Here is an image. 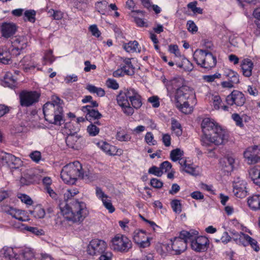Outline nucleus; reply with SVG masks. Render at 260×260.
Wrapping results in <instances>:
<instances>
[{
	"instance_id": "25",
	"label": "nucleus",
	"mask_w": 260,
	"mask_h": 260,
	"mask_svg": "<svg viewBox=\"0 0 260 260\" xmlns=\"http://www.w3.org/2000/svg\"><path fill=\"white\" fill-rule=\"evenodd\" d=\"M2 84L4 87H8L11 88H14L17 86V81L12 73L11 72L6 73L4 79L2 81Z\"/></svg>"
},
{
	"instance_id": "64",
	"label": "nucleus",
	"mask_w": 260,
	"mask_h": 260,
	"mask_svg": "<svg viewBox=\"0 0 260 260\" xmlns=\"http://www.w3.org/2000/svg\"><path fill=\"white\" fill-rule=\"evenodd\" d=\"M19 198L22 202L26 204L27 205H31L33 203V201L28 196L25 194H21Z\"/></svg>"
},
{
	"instance_id": "53",
	"label": "nucleus",
	"mask_w": 260,
	"mask_h": 260,
	"mask_svg": "<svg viewBox=\"0 0 260 260\" xmlns=\"http://www.w3.org/2000/svg\"><path fill=\"white\" fill-rule=\"evenodd\" d=\"M103 205L104 207L109 211V212L110 213H113L115 209L114 207L113 206L111 201L108 198H106L104 200L102 201Z\"/></svg>"
},
{
	"instance_id": "40",
	"label": "nucleus",
	"mask_w": 260,
	"mask_h": 260,
	"mask_svg": "<svg viewBox=\"0 0 260 260\" xmlns=\"http://www.w3.org/2000/svg\"><path fill=\"white\" fill-rule=\"evenodd\" d=\"M184 152L180 148H176L171 151L170 154V157L172 161L176 162L180 160H183L182 159V156L183 155Z\"/></svg>"
},
{
	"instance_id": "39",
	"label": "nucleus",
	"mask_w": 260,
	"mask_h": 260,
	"mask_svg": "<svg viewBox=\"0 0 260 260\" xmlns=\"http://www.w3.org/2000/svg\"><path fill=\"white\" fill-rule=\"evenodd\" d=\"M171 130L177 137L182 135V128L180 122L175 118L171 119Z\"/></svg>"
},
{
	"instance_id": "36",
	"label": "nucleus",
	"mask_w": 260,
	"mask_h": 260,
	"mask_svg": "<svg viewBox=\"0 0 260 260\" xmlns=\"http://www.w3.org/2000/svg\"><path fill=\"white\" fill-rule=\"evenodd\" d=\"M81 172V174L79 178L85 180L87 182H91L96 178V175L93 172L87 168H83L82 167V171Z\"/></svg>"
},
{
	"instance_id": "50",
	"label": "nucleus",
	"mask_w": 260,
	"mask_h": 260,
	"mask_svg": "<svg viewBox=\"0 0 260 260\" xmlns=\"http://www.w3.org/2000/svg\"><path fill=\"white\" fill-rule=\"evenodd\" d=\"M145 141L149 145H155L157 142L154 139L153 134L150 132H147L145 136Z\"/></svg>"
},
{
	"instance_id": "42",
	"label": "nucleus",
	"mask_w": 260,
	"mask_h": 260,
	"mask_svg": "<svg viewBox=\"0 0 260 260\" xmlns=\"http://www.w3.org/2000/svg\"><path fill=\"white\" fill-rule=\"evenodd\" d=\"M86 89L91 93H96L97 96L99 97H103L105 95V91L104 89L101 87H98L91 84L87 86Z\"/></svg>"
},
{
	"instance_id": "32",
	"label": "nucleus",
	"mask_w": 260,
	"mask_h": 260,
	"mask_svg": "<svg viewBox=\"0 0 260 260\" xmlns=\"http://www.w3.org/2000/svg\"><path fill=\"white\" fill-rule=\"evenodd\" d=\"M2 260H16L17 254L14 251V249L12 247H5L2 251Z\"/></svg>"
},
{
	"instance_id": "1",
	"label": "nucleus",
	"mask_w": 260,
	"mask_h": 260,
	"mask_svg": "<svg viewBox=\"0 0 260 260\" xmlns=\"http://www.w3.org/2000/svg\"><path fill=\"white\" fill-rule=\"evenodd\" d=\"M77 188L68 189L64 193V200L59 205L61 213L67 220L74 223H81L88 214L86 204L74 197L79 193Z\"/></svg>"
},
{
	"instance_id": "23",
	"label": "nucleus",
	"mask_w": 260,
	"mask_h": 260,
	"mask_svg": "<svg viewBox=\"0 0 260 260\" xmlns=\"http://www.w3.org/2000/svg\"><path fill=\"white\" fill-rule=\"evenodd\" d=\"M9 214L20 221H27L29 220L27 212L24 210L11 208L9 211Z\"/></svg>"
},
{
	"instance_id": "4",
	"label": "nucleus",
	"mask_w": 260,
	"mask_h": 260,
	"mask_svg": "<svg viewBox=\"0 0 260 260\" xmlns=\"http://www.w3.org/2000/svg\"><path fill=\"white\" fill-rule=\"evenodd\" d=\"M176 107L183 113L189 114L193 110L190 104L196 103V95L189 87L183 85L178 88L175 93Z\"/></svg>"
},
{
	"instance_id": "17",
	"label": "nucleus",
	"mask_w": 260,
	"mask_h": 260,
	"mask_svg": "<svg viewBox=\"0 0 260 260\" xmlns=\"http://www.w3.org/2000/svg\"><path fill=\"white\" fill-rule=\"evenodd\" d=\"M89 106H83L82 111L86 113L85 118L90 122H94L96 124L100 125L101 123L99 119L102 117V115L98 110L90 109Z\"/></svg>"
},
{
	"instance_id": "6",
	"label": "nucleus",
	"mask_w": 260,
	"mask_h": 260,
	"mask_svg": "<svg viewBox=\"0 0 260 260\" xmlns=\"http://www.w3.org/2000/svg\"><path fill=\"white\" fill-rule=\"evenodd\" d=\"M81 164L78 161H75L63 167L60 176L65 183L74 184L77 178L81 176Z\"/></svg>"
},
{
	"instance_id": "9",
	"label": "nucleus",
	"mask_w": 260,
	"mask_h": 260,
	"mask_svg": "<svg viewBox=\"0 0 260 260\" xmlns=\"http://www.w3.org/2000/svg\"><path fill=\"white\" fill-rule=\"evenodd\" d=\"M111 247L112 249L117 252H127L132 248L131 241L126 236L118 234L111 240Z\"/></svg>"
},
{
	"instance_id": "55",
	"label": "nucleus",
	"mask_w": 260,
	"mask_h": 260,
	"mask_svg": "<svg viewBox=\"0 0 260 260\" xmlns=\"http://www.w3.org/2000/svg\"><path fill=\"white\" fill-rule=\"evenodd\" d=\"M232 119L236 123V125L241 128L244 127L242 118L240 117L239 114L234 113L232 115Z\"/></svg>"
},
{
	"instance_id": "26",
	"label": "nucleus",
	"mask_w": 260,
	"mask_h": 260,
	"mask_svg": "<svg viewBox=\"0 0 260 260\" xmlns=\"http://www.w3.org/2000/svg\"><path fill=\"white\" fill-rule=\"evenodd\" d=\"M19 66L26 72L36 68V66L32 60L31 57L29 55L24 56L20 61Z\"/></svg>"
},
{
	"instance_id": "49",
	"label": "nucleus",
	"mask_w": 260,
	"mask_h": 260,
	"mask_svg": "<svg viewBox=\"0 0 260 260\" xmlns=\"http://www.w3.org/2000/svg\"><path fill=\"white\" fill-rule=\"evenodd\" d=\"M99 255V260H113V254L110 250H108L107 249Z\"/></svg>"
},
{
	"instance_id": "27",
	"label": "nucleus",
	"mask_w": 260,
	"mask_h": 260,
	"mask_svg": "<svg viewBox=\"0 0 260 260\" xmlns=\"http://www.w3.org/2000/svg\"><path fill=\"white\" fill-rule=\"evenodd\" d=\"M241 67L243 75L245 77H249L251 76L253 63L250 59H244L241 62Z\"/></svg>"
},
{
	"instance_id": "57",
	"label": "nucleus",
	"mask_w": 260,
	"mask_h": 260,
	"mask_svg": "<svg viewBox=\"0 0 260 260\" xmlns=\"http://www.w3.org/2000/svg\"><path fill=\"white\" fill-rule=\"evenodd\" d=\"M95 194L96 197L99 200H101L102 201H103L106 198H108V196L104 192L102 188L100 187H96Z\"/></svg>"
},
{
	"instance_id": "13",
	"label": "nucleus",
	"mask_w": 260,
	"mask_h": 260,
	"mask_svg": "<svg viewBox=\"0 0 260 260\" xmlns=\"http://www.w3.org/2000/svg\"><path fill=\"white\" fill-rule=\"evenodd\" d=\"M107 249V244L104 240L95 239L92 240L87 246V252L94 256L99 255Z\"/></svg>"
},
{
	"instance_id": "46",
	"label": "nucleus",
	"mask_w": 260,
	"mask_h": 260,
	"mask_svg": "<svg viewBox=\"0 0 260 260\" xmlns=\"http://www.w3.org/2000/svg\"><path fill=\"white\" fill-rule=\"evenodd\" d=\"M90 123L87 126V131L90 136H95L99 134L100 128L95 125L96 123H94V122Z\"/></svg>"
},
{
	"instance_id": "16",
	"label": "nucleus",
	"mask_w": 260,
	"mask_h": 260,
	"mask_svg": "<svg viewBox=\"0 0 260 260\" xmlns=\"http://www.w3.org/2000/svg\"><path fill=\"white\" fill-rule=\"evenodd\" d=\"M225 101L229 106L241 107L245 104L246 98L242 92L234 90L226 97Z\"/></svg>"
},
{
	"instance_id": "52",
	"label": "nucleus",
	"mask_w": 260,
	"mask_h": 260,
	"mask_svg": "<svg viewBox=\"0 0 260 260\" xmlns=\"http://www.w3.org/2000/svg\"><path fill=\"white\" fill-rule=\"evenodd\" d=\"M225 159V167L228 168L227 171H232L234 168L235 159L232 156H227Z\"/></svg>"
},
{
	"instance_id": "56",
	"label": "nucleus",
	"mask_w": 260,
	"mask_h": 260,
	"mask_svg": "<svg viewBox=\"0 0 260 260\" xmlns=\"http://www.w3.org/2000/svg\"><path fill=\"white\" fill-rule=\"evenodd\" d=\"M187 30L192 34L198 31V27L192 20H188L186 23Z\"/></svg>"
},
{
	"instance_id": "62",
	"label": "nucleus",
	"mask_w": 260,
	"mask_h": 260,
	"mask_svg": "<svg viewBox=\"0 0 260 260\" xmlns=\"http://www.w3.org/2000/svg\"><path fill=\"white\" fill-rule=\"evenodd\" d=\"M29 156L31 159L37 163H38L41 159V153L38 151H35L31 152Z\"/></svg>"
},
{
	"instance_id": "15",
	"label": "nucleus",
	"mask_w": 260,
	"mask_h": 260,
	"mask_svg": "<svg viewBox=\"0 0 260 260\" xmlns=\"http://www.w3.org/2000/svg\"><path fill=\"white\" fill-rule=\"evenodd\" d=\"M151 240L145 231L137 229L133 233V240L141 248L149 247Z\"/></svg>"
},
{
	"instance_id": "37",
	"label": "nucleus",
	"mask_w": 260,
	"mask_h": 260,
	"mask_svg": "<svg viewBox=\"0 0 260 260\" xmlns=\"http://www.w3.org/2000/svg\"><path fill=\"white\" fill-rule=\"evenodd\" d=\"M179 164L181 166V172H185L192 175H196V169L191 164H188L185 159L180 160Z\"/></svg>"
},
{
	"instance_id": "22",
	"label": "nucleus",
	"mask_w": 260,
	"mask_h": 260,
	"mask_svg": "<svg viewBox=\"0 0 260 260\" xmlns=\"http://www.w3.org/2000/svg\"><path fill=\"white\" fill-rule=\"evenodd\" d=\"M246 184L245 181H241L234 185L233 192L236 197L242 199L247 196Z\"/></svg>"
},
{
	"instance_id": "58",
	"label": "nucleus",
	"mask_w": 260,
	"mask_h": 260,
	"mask_svg": "<svg viewBox=\"0 0 260 260\" xmlns=\"http://www.w3.org/2000/svg\"><path fill=\"white\" fill-rule=\"evenodd\" d=\"M159 167L163 173L164 172L166 173L170 171L172 167V165L171 162L166 160L161 163Z\"/></svg>"
},
{
	"instance_id": "11",
	"label": "nucleus",
	"mask_w": 260,
	"mask_h": 260,
	"mask_svg": "<svg viewBox=\"0 0 260 260\" xmlns=\"http://www.w3.org/2000/svg\"><path fill=\"white\" fill-rule=\"evenodd\" d=\"M189 234V232L182 230L179 233L178 237L171 240L172 250L175 252L176 254H180L186 249Z\"/></svg>"
},
{
	"instance_id": "45",
	"label": "nucleus",
	"mask_w": 260,
	"mask_h": 260,
	"mask_svg": "<svg viewBox=\"0 0 260 260\" xmlns=\"http://www.w3.org/2000/svg\"><path fill=\"white\" fill-rule=\"evenodd\" d=\"M170 204L173 211L175 213L177 214H180L181 212L182 205L180 200L177 199H174L171 202Z\"/></svg>"
},
{
	"instance_id": "44",
	"label": "nucleus",
	"mask_w": 260,
	"mask_h": 260,
	"mask_svg": "<svg viewBox=\"0 0 260 260\" xmlns=\"http://www.w3.org/2000/svg\"><path fill=\"white\" fill-rule=\"evenodd\" d=\"M78 138L77 136L71 135L67 137L66 142L67 146L74 149H78V146L77 144Z\"/></svg>"
},
{
	"instance_id": "28",
	"label": "nucleus",
	"mask_w": 260,
	"mask_h": 260,
	"mask_svg": "<svg viewBox=\"0 0 260 260\" xmlns=\"http://www.w3.org/2000/svg\"><path fill=\"white\" fill-rule=\"evenodd\" d=\"M115 138L120 142H129L132 139V134L128 132L126 128L120 127L117 131Z\"/></svg>"
},
{
	"instance_id": "41",
	"label": "nucleus",
	"mask_w": 260,
	"mask_h": 260,
	"mask_svg": "<svg viewBox=\"0 0 260 260\" xmlns=\"http://www.w3.org/2000/svg\"><path fill=\"white\" fill-rule=\"evenodd\" d=\"M108 3L106 1H101L95 3V9L102 15H105L107 10Z\"/></svg>"
},
{
	"instance_id": "34",
	"label": "nucleus",
	"mask_w": 260,
	"mask_h": 260,
	"mask_svg": "<svg viewBox=\"0 0 260 260\" xmlns=\"http://www.w3.org/2000/svg\"><path fill=\"white\" fill-rule=\"evenodd\" d=\"M223 76L228 80L231 81L232 83H236L237 84L239 83V74L231 69H225L224 70Z\"/></svg>"
},
{
	"instance_id": "8",
	"label": "nucleus",
	"mask_w": 260,
	"mask_h": 260,
	"mask_svg": "<svg viewBox=\"0 0 260 260\" xmlns=\"http://www.w3.org/2000/svg\"><path fill=\"white\" fill-rule=\"evenodd\" d=\"M41 98V93L37 90H23L19 94V104L22 107H29L37 104Z\"/></svg>"
},
{
	"instance_id": "63",
	"label": "nucleus",
	"mask_w": 260,
	"mask_h": 260,
	"mask_svg": "<svg viewBox=\"0 0 260 260\" xmlns=\"http://www.w3.org/2000/svg\"><path fill=\"white\" fill-rule=\"evenodd\" d=\"M169 51L170 53L174 54L176 56H181L178 46L177 45H170L169 46Z\"/></svg>"
},
{
	"instance_id": "59",
	"label": "nucleus",
	"mask_w": 260,
	"mask_h": 260,
	"mask_svg": "<svg viewBox=\"0 0 260 260\" xmlns=\"http://www.w3.org/2000/svg\"><path fill=\"white\" fill-rule=\"evenodd\" d=\"M34 216L38 218H42L45 215V210L41 207H37L32 211Z\"/></svg>"
},
{
	"instance_id": "43",
	"label": "nucleus",
	"mask_w": 260,
	"mask_h": 260,
	"mask_svg": "<svg viewBox=\"0 0 260 260\" xmlns=\"http://www.w3.org/2000/svg\"><path fill=\"white\" fill-rule=\"evenodd\" d=\"M36 11L34 10L29 9L26 10L24 13V20L31 23L36 22Z\"/></svg>"
},
{
	"instance_id": "2",
	"label": "nucleus",
	"mask_w": 260,
	"mask_h": 260,
	"mask_svg": "<svg viewBox=\"0 0 260 260\" xmlns=\"http://www.w3.org/2000/svg\"><path fill=\"white\" fill-rule=\"evenodd\" d=\"M202 135L201 142L203 146H209L212 144L219 145L228 140V132L223 129L217 122L209 118H204L201 123Z\"/></svg>"
},
{
	"instance_id": "38",
	"label": "nucleus",
	"mask_w": 260,
	"mask_h": 260,
	"mask_svg": "<svg viewBox=\"0 0 260 260\" xmlns=\"http://www.w3.org/2000/svg\"><path fill=\"white\" fill-rule=\"evenodd\" d=\"M181 62L176 63L177 67L179 68H182L187 72H190L193 69V64L184 56H181Z\"/></svg>"
},
{
	"instance_id": "10",
	"label": "nucleus",
	"mask_w": 260,
	"mask_h": 260,
	"mask_svg": "<svg viewBox=\"0 0 260 260\" xmlns=\"http://www.w3.org/2000/svg\"><path fill=\"white\" fill-rule=\"evenodd\" d=\"M233 240L237 244L240 246L244 247L250 246L255 252H258L260 250L259 244L256 240L242 232L233 233Z\"/></svg>"
},
{
	"instance_id": "29",
	"label": "nucleus",
	"mask_w": 260,
	"mask_h": 260,
	"mask_svg": "<svg viewBox=\"0 0 260 260\" xmlns=\"http://www.w3.org/2000/svg\"><path fill=\"white\" fill-rule=\"evenodd\" d=\"M122 68L126 75L133 76L135 74V67L132 64L131 58H125L123 60V63L121 64Z\"/></svg>"
},
{
	"instance_id": "24",
	"label": "nucleus",
	"mask_w": 260,
	"mask_h": 260,
	"mask_svg": "<svg viewBox=\"0 0 260 260\" xmlns=\"http://www.w3.org/2000/svg\"><path fill=\"white\" fill-rule=\"evenodd\" d=\"M247 204L249 208L254 211L260 210V194H254L247 199Z\"/></svg>"
},
{
	"instance_id": "48",
	"label": "nucleus",
	"mask_w": 260,
	"mask_h": 260,
	"mask_svg": "<svg viewBox=\"0 0 260 260\" xmlns=\"http://www.w3.org/2000/svg\"><path fill=\"white\" fill-rule=\"evenodd\" d=\"M52 53H53V52L51 50L47 51L45 53V54L43 58V65H46L48 63H49L50 64H52L53 63V62L54 61V60L53 58V56L52 55Z\"/></svg>"
},
{
	"instance_id": "12",
	"label": "nucleus",
	"mask_w": 260,
	"mask_h": 260,
	"mask_svg": "<svg viewBox=\"0 0 260 260\" xmlns=\"http://www.w3.org/2000/svg\"><path fill=\"white\" fill-rule=\"evenodd\" d=\"M131 88H129L121 91L117 95L116 100L117 104L122 108L123 113L127 116L132 115L134 110L131 106L129 103V92Z\"/></svg>"
},
{
	"instance_id": "54",
	"label": "nucleus",
	"mask_w": 260,
	"mask_h": 260,
	"mask_svg": "<svg viewBox=\"0 0 260 260\" xmlns=\"http://www.w3.org/2000/svg\"><path fill=\"white\" fill-rule=\"evenodd\" d=\"M148 173L157 177H161L162 175V172L160 167H157L155 166H153L149 169Z\"/></svg>"
},
{
	"instance_id": "30",
	"label": "nucleus",
	"mask_w": 260,
	"mask_h": 260,
	"mask_svg": "<svg viewBox=\"0 0 260 260\" xmlns=\"http://www.w3.org/2000/svg\"><path fill=\"white\" fill-rule=\"evenodd\" d=\"M124 49L128 53H140L141 51V47L138 41H131L123 45Z\"/></svg>"
},
{
	"instance_id": "33",
	"label": "nucleus",
	"mask_w": 260,
	"mask_h": 260,
	"mask_svg": "<svg viewBox=\"0 0 260 260\" xmlns=\"http://www.w3.org/2000/svg\"><path fill=\"white\" fill-rule=\"evenodd\" d=\"M12 52H10L6 48H0V63L4 64H10L11 61Z\"/></svg>"
},
{
	"instance_id": "19",
	"label": "nucleus",
	"mask_w": 260,
	"mask_h": 260,
	"mask_svg": "<svg viewBox=\"0 0 260 260\" xmlns=\"http://www.w3.org/2000/svg\"><path fill=\"white\" fill-rule=\"evenodd\" d=\"M18 26L13 22H4L1 26L2 36L5 39L12 37L17 32Z\"/></svg>"
},
{
	"instance_id": "61",
	"label": "nucleus",
	"mask_w": 260,
	"mask_h": 260,
	"mask_svg": "<svg viewBox=\"0 0 260 260\" xmlns=\"http://www.w3.org/2000/svg\"><path fill=\"white\" fill-rule=\"evenodd\" d=\"M150 185L154 188H160L163 186V182L159 179L152 178L150 180Z\"/></svg>"
},
{
	"instance_id": "35",
	"label": "nucleus",
	"mask_w": 260,
	"mask_h": 260,
	"mask_svg": "<svg viewBox=\"0 0 260 260\" xmlns=\"http://www.w3.org/2000/svg\"><path fill=\"white\" fill-rule=\"evenodd\" d=\"M249 175L253 183L260 187V170L255 167L251 168L249 170Z\"/></svg>"
},
{
	"instance_id": "21",
	"label": "nucleus",
	"mask_w": 260,
	"mask_h": 260,
	"mask_svg": "<svg viewBox=\"0 0 260 260\" xmlns=\"http://www.w3.org/2000/svg\"><path fill=\"white\" fill-rule=\"evenodd\" d=\"M97 146L107 154L112 156L117 154V147L110 144L106 141H100L96 143Z\"/></svg>"
},
{
	"instance_id": "18",
	"label": "nucleus",
	"mask_w": 260,
	"mask_h": 260,
	"mask_svg": "<svg viewBox=\"0 0 260 260\" xmlns=\"http://www.w3.org/2000/svg\"><path fill=\"white\" fill-rule=\"evenodd\" d=\"M243 155L248 164H255L260 162V155L257 146L248 147L244 152Z\"/></svg>"
},
{
	"instance_id": "7",
	"label": "nucleus",
	"mask_w": 260,
	"mask_h": 260,
	"mask_svg": "<svg viewBox=\"0 0 260 260\" xmlns=\"http://www.w3.org/2000/svg\"><path fill=\"white\" fill-rule=\"evenodd\" d=\"M189 232L190 238H188V240L190 243L191 248L197 252L207 251L209 246V239L205 236H198V232L196 231Z\"/></svg>"
},
{
	"instance_id": "51",
	"label": "nucleus",
	"mask_w": 260,
	"mask_h": 260,
	"mask_svg": "<svg viewBox=\"0 0 260 260\" xmlns=\"http://www.w3.org/2000/svg\"><path fill=\"white\" fill-rule=\"evenodd\" d=\"M221 77L220 73H216L213 75H204L203 76V79L208 83H211L215 81L216 79H219Z\"/></svg>"
},
{
	"instance_id": "31",
	"label": "nucleus",
	"mask_w": 260,
	"mask_h": 260,
	"mask_svg": "<svg viewBox=\"0 0 260 260\" xmlns=\"http://www.w3.org/2000/svg\"><path fill=\"white\" fill-rule=\"evenodd\" d=\"M213 107L215 110L221 109L224 111H228L229 107L223 104L222 100L219 95H214L212 97Z\"/></svg>"
},
{
	"instance_id": "20",
	"label": "nucleus",
	"mask_w": 260,
	"mask_h": 260,
	"mask_svg": "<svg viewBox=\"0 0 260 260\" xmlns=\"http://www.w3.org/2000/svg\"><path fill=\"white\" fill-rule=\"evenodd\" d=\"M129 103L133 109H139L142 105V97L138 91L134 88H131L129 92Z\"/></svg>"
},
{
	"instance_id": "14",
	"label": "nucleus",
	"mask_w": 260,
	"mask_h": 260,
	"mask_svg": "<svg viewBox=\"0 0 260 260\" xmlns=\"http://www.w3.org/2000/svg\"><path fill=\"white\" fill-rule=\"evenodd\" d=\"M12 54L17 56L21 54L27 45V40L24 36H16L12 38Z\"/></svg>"
},
{
	"instance_id": "3",
	"label": "nucleus",
	"mask_w": 260,
	"mask_h": 260,
	"mask_svg": "<svg viewBox=\"0 0 260 260\" xmlns=\"http://www.w3.org/2000/svg\"><path fill=\"white\" fill-rule=\"evenodd\" d=\"M63 101L57 95H53L51 101L45 103L43 107L45 119L51 124L61 125L64 122L62 106Z\"/></svg>"
},
{
	"instance_id": "47",
	"label": "nucleus",
	"mask_w": 260,
	"mask_h": 260,
	"mask_svg": "<svg viewBox=\"0 0 260 260\" xmlns=\"http://www.w3.org/2000/svg\"><path fill=\"white\" fill-rule=\"evenodd\" d=\"M48 14L49 16L52 17L53 19L59 20L62 19L63 16V13L59 10H54V9H50L48 11Z\"/></svg>"
},
{
	"instance_id": "60",
	"label": "nucleus",
	"mask_w": 260,
	"mask_h": 260,
	"mask_svg": "<svg viewBox=\"0 0 260 260\" xmlns=\"http://www.w3.org/2000/svg\"><path fill=\"white\" fill-rule=\"evenodd\" d=\"M89 30L91 32L92 36L96 38H99L101 35V32L96 24L90 25L89 27Z\"/></svg>"
},
{
	"instance_id": "5",
	"label": "nucleus",
	"mask_w": 260,
	"mask_h": 260,
	"mask_svg": "<svg viewBox=\"0 0 260 260\" xmlns=\"http://www.w3.org/2000/svg\"><path fill=\"white\" fill-rule=\"evenodd\" d=\"M193 57L197 65L206 71L212 70L217 64L216 56L208 50L197 49Z\"/></svg>"
}]
</instances>
